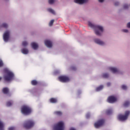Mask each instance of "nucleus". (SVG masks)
Instances as JSON below:
<instances>
[{"label": "nucleus", "mask_w": 130, "mask_h": 130, "mask_svg": "<svg viewBox=\"0 0 130 130\" xmlns=\"http://www.w3.org/2000/svg\"><path fill=\"white\" fill-rule=\"evenodd\" d=\"M88 26L90 27V28H92L95 29V33L98 36H100L101 35V33L103 32V27L102 26L95 25L90 22H88Z\"/></svg>", "instance_id": "obj_1"}, {"label": "nucleus", "mask_w": 130, "mask_h": 130, "mask_svg": "<svg viewBox=\"0 0 130 130\" xmlns=\"http://www.w3.org/2000/svg\"><path fill=\"white\" fill-rule=\"evenodd\" d=\"M5 72L6 75L4 77V80L6 81V82H10V81H12V80L14 79V73L9 71L8 69H5Z\"/></svg>", "instance_id": "obj_2"}, {"label": "nucleus", "mask_w": 130, "mask_h": 130, "mask_svg": "<svg viewBox=\"0 0 130 130\" xmlns=\"http://www.w3.org/2000/svg\"><path fill=\"white\" fill-rule=\"evenodd\" d=\"M34 124H35V123L33 120H28L25 121L23 126L24 128H26V129H29V128L33 127V126H34Z\"/></svg>", "instance_id": "obj_3"}, {"label": "nucleus", "mask_w": 130, "mask_h": 130, "mask_svg": "<svg viewBox=\"0 0 130 130\" xmlns=\"http://www.w3.org/2000/svg\"><path fill=\"white\" fill-rule=\"evenodd\" d=\"M130 111H126L125 112L124 115L119 114L118 116V118L119 120L121 121H124V120H126L127 118H128V116L129 115Z\"/></svg>", "instance_id": "obj_4"}, {"label": "nucleus", "mask_w": 130, "mask_h": 130, "mask_svg": "<svg viewBox=\"0 0 130 130\" xmlns=\"http://www.w3.org/2000/svg\"><path fill=\"white\" fill-rule=\"evenodd\" d=\"M32 112V110L27 106H24L21 108V113L24 115H29Z\"/></svg>", "instance_id": "obj_5"}, {"label": "nucleus", "mask_w": 130, "mask_h": 130, "mask_svg": "<svg viewBox=\"0 0 130 130\" xmlns=\"http://www.w3.org/2000/svg\"><path fill=\"white\" fill-rule=\"evenodd\" d=\"M63 122H59L54 127V130H64V127L63 126Z\"/></svg>", "instance_id": "obj_6"}, {"label": "nucleus", "mask_w": 130, "mask_h": 130, "mask_svg": "<svg viewBox=\"0 0 130 130\" xmlns=\"http://www.w3.org/2000/svg\"><path fill=\"white\" fill-rule=\"evenodd\" d=\"M105 122V120L104 119H100L94 123V127H95V128H99V127L102 126V125L104 124Z\"/></svg>", "instance_id": "obj_7"}, {"label": "nucleus", "mask_w": 130, "mask_h": 130, "mask_svg": "<svg viewBox=\"0 0 130 130\" xmlns=\"http://www.w3.org/2000/svg\"><path fill=\"white\" fill-rule=\"evenodd\" d=\"M58 80L60 82L66 83V82H69L70 81V78L66 76H61L58 77Z\"/></svg>", "instance_id": "obj_8"}, {"label": "nucleus", "mask_w": 130, "mask_h": 130, "mask_svg": "<svg viewBox=\"0 0 130 130\" xmlns=\"http://www.w3.org/2000/svg\"><path fill=\"white\" fill-rule=\"evenodd\" d=\"M10 38V31H6L3 36V39L5 42H8L9 41V38Z\"/></svg>", "instance_id": "obj_9"}, {"label": "nucleus", "mask_w": 130, "mask_h": 130, "mask_svg": "<svg viewBox=\"0 0 130 130\" xmlns=\"http://www.w3.org/2000/svg\"><path fill=\"white\" fill-rule=\"evenodd\" d=\"M116 100V98L113 96H110L108 98V102H109V103H114Z\"/></svg>", "instance_id": "obj_10"}, {"label": "nucleus", "mask_w": 130, "mask_h": 130, "mask_svg": "<svg viewBox=\"0 0 130 130\" xmlns=\"http://www.w3.org/2000/svg\"><path fill=\"white\" fill-rule=\"evenodd\" d=\"M45 44L47 47H49V48L52 47V42L49 40L45 41Z\"/></svg>", "instance_id": "obj_11"}, {"label": "nucleus", "mask_w": 130, "mask_h": 130, "mask_svg": "<svg viewBox=\"0 0 130 130\" xmlns=\"http://www.w3.org/2000/svg\"><path fill=\"white\" fill-rule=\"evenodd\" d=\"M74 3L79 5H83V4L87 3V0H74Z\"/></svg>", "instance_id": "obj_12"}, {"label": "nucleus", "mask_w": 130, "mask_h": 130, "mask_svg": "<svg viewBox=\"0 0 130 130\" xmlns=\"http://www.w3.org/2000/svg\"><path fill=\"white\" fill-rule=\"evenodd\" d=\"M94 41L97 44H99V45H104V42L98 39H94Z\"/></svg>", "instance_id": "obj_13"}, {"label": "nucleus", "mask_w": 130, "mask_h": 130, "mask_svg": "<svg viewBox=\"0 0 130 130\" xmlns=\"http://www.w3.org/2000/svg\"><path fill=\"white\" fill-rule=\"evenodd\" d=\"M109 70L111 71L114 74H115V73H118V69H117V68H115L114 67H110Z\"/></svg>", "instance_id": "obj_14"}, {"label": "nucleus", "mask_w": 130, "mask_h": 130, "mask_svg": "<svg viewBox=\"0 0 130 130\" xmlns=\"http://www.w3.org/2000/svg\"><path fill=\"white\" fill-rule=\"evenodd\" d=\"M2 92L4 94H9L10 90L8 87H4L2 90Z\"/></svg>", "instance_id": "obj_15"}, {"label": "nucleus", "mask_w": 130, "mask_h": 130, "mask_svg": "<svg viewBox=\"0 0 130 130\" xmlns=\"http://www.w3.org/2000/svg\"><path fill=\"white\" fill-rule=\"evenodd\" d=\"M31 47L35 50H36L37 48H38V44H36L35 42L31 43Z\"/></svg>", "instance_id": "obj_16"}, {"label": "nucleus", "mask_w": 130, "mask_h": 130, "mask_svg": "<svg viewBox=\"0 0 130 130\" xmlns=\"http://www.w3.org/2000/svg\"><path fill=\"white\" fill-rule=\"evenodd\" d=\"M21 52L23 54H28L29 53V50L27 48H23L21 49Z\"/></svg>", "instance_id": "obj_17"}, {"label": "nucleus", "mask_w": 130, "mask_h": 130, "mask_svg": "<svg viewBox=\"0 0 130 130\" xmlns=\"http://www.w3.org/2000/svg\"><path fill=\"white\" fill-rule=\"evenodd\" d=\"M0 130H5V124L0 120Z\"/></svg>", "instance_id": "obj_18"}, {"label": "nucleus", "mask_w": 130, "mask_h": 130, "mask_svg": "<svg viewBox=\"0 0 130 130\" xmlns=\"http://www.w3.org/2000/svg\"><path fill=\"white\" fill-rule=\"evenodd\" d=\"M8 27H9V25L6 23H4L1 25V28H5L6 29H7Z\"/></svg>", "instance_id": "obj_19"}, {"label": "nucleus", "mask_w": 130, "mask_h": 130, "mask_svg": "<svg viewBox=\"0 0 130 130\" xmlns=\"http://www.w3.org/2000/svg\"><path fill=\"white\" fill-rule=\"evenodd\" d=\"M50 102L51 103H56V102H57V100L55 98H51L50 99Z\"/></svg>", "instance_id": "obj_20"}, {"label": "nucleus", "mask_w": 130, "mask_h": 130, "mask_svg": "<svg viewBox=\"0 0 130 130\" xmlns=\"http://www.w3.org/2000/svg\"><path fill=\"white\" fill-rule=\"evenodd\" d=\"M31 84L32 85V86H36V85L38 84V82L36 80H34L31 81Z\"/></svg>", "instance_id": "obj_21"}, {"label": "nucleus", "mask_w": 130, "mask_h": 130, "mask_svg": "<svg viewBox=\"0 0 130 130\" xmlns=\"http://www.w3.org/2000/svg\"><path fill=\"white\" fill-rule=\"evenodd\" d=\"M54 114L60 116L61 115H62V112H61V111H55L54 112Z\"/></svg>", "instance_id": "obj_22"}, {"label": "nucleus", "mask_w": 130, "mask_h": 130, "mask_svg": "<svg viewBox=\"0 0 130 130\" xmlns=\"http://www.w3.org/2000/svg\"><path fill=\"white\" fill-rule=\"evenodd\" d=\"M48 12L50 13H51V14H53V15H55V12H54V10L51 8H49L48 9Z\"/></svg>", "instance_id": "obj_23"}, {"label": "nucleus", "mask_w": 130, "mask_h": 130, "mask_svg": "<svg viewBox=\"0 0 130 130\" xmlns=\"http://www.w3.org/2000/svg\"><path fill=\"white\" fill-rule=\"evenodd\" d=\"M103 89V85H101L96 88V91H101Z\"/></svg>", "instance_id": "obj_24"}, {"label": "nucleus", "mask_w": 130, "mask_h": 130, "mask_svg": "<svg viewBox=\"0 0 130 130\" xmlns=\"http://www.w3.org/2000/svg\"><path fill=\"white\" fill-rule=\"evenodd\" d=\"M128 105H129V101H126L125 102V103L123 104V106L125 107H127V106H128Z\"/></svg>", "instance_id": "obj_25"}, {"label": "nucleus", "mask_w": 130, "mask_h": 130, "mask_svg": "<svg viewBox=\"0 0 130 130\" xmlns=\"http://www.w3.org/2000/svg\"><path fill=\"white\" fill-rule=\"evenodd\" d=\"M106 113L107 114H108V115H109V114H111V113H112V110L111 109L107 110L106 111Z\"/></svg>", "instance_id": "obj_26"}, {"label": "nucleus", "mask_w": 130, "mask_h": 130, "mask_svg": "<svg viewBox=\"0 0 130 130\" xmlns=\"http://www.w3.org/2000/svg\"><path fill=\"white\" fill-rule=\"evenodd\" d=\"M109 77V74L107 73H104L103 74V78H108Z\"/></svg>", "instance_id": "obj_27"}, {"label": "nucleus", "mask_w": 130, "mask_h": 130, "mask_svg": "<svg viewBox=\"0 0 130 130\" xmlns=\"http://www.w3.org/2000/svg\"><path fill=\"white\" fill-rule=\"evenodd\" d=\"M53 23H54V20L52 19L49 22V26H52V25H53Z\"/></svg>", "instance_id": "obj_28"}, {"label": "nucleus", "mask_w": 130, "mask_h": 130, "mask_svg": "<svg viewBox=\"0 0 130 130\" xmlns=\"http://www.w3.org/2000/svg\"><path fill=\"white\" fill-rule=\"evenodd\" d=\"M28 45V43L26 41H24L22 42V46H27Z\"/></svg>", "instance_id": "obj_29"}, {"label": "nucleus", "mask_w": 130, "mask_h": 130, "mask_svg": "<svg viewBox=\"0 0 130 130\" xmlns=\"http://www.w3.org/2000/svg\"><path fill=\"white\" fill-rule=\"evenodd\" d=\"M12 102H11V101H9V102H8L7 103V104H6V105H7V106H12Z\"/></svg>", "instance_id": "obj_30"}, {"label": "nucleus", "mask_w": 130, "mask_h": 130, "mask_svg": "<svg viewBox=\"0 0 130 130\" xmlns=\"http://www.w3.org/2000/svg\"><path fill=\"white\" fill-rule=\"evenodd\" d=\"M71 69L72 70V71H77V68H76V67L75 66H72L71 67Z\"/></svg>", "instance_id": "obj_31"}, {"label": "nucleus", "mask_w": 130, "mask_h": 130, "mask_svg": "<svg viewBox=\"0 0 130 130\" xmlns=\"http://www.w3.org/2000/svg\"><path fill=\"white\" fill-rule=\"evenodd\" d=\"M121 88L123 90H126V89H127V87H126V86L124 85H122Z\"/></svg>", "instance_id": "obj_32"}, {"label": "nucleus", "mask_w": 130, "mask_h": 130, "mask_svg": "<svg viewBox=\"0 0 130 130\" xmlns=\"http://www.w3.org/2000/svg\"><path fill=\"white\" fill-rule=\"evenodd\" d=\"M54 3V0H49V4L52 5Z\"/></svg>", "instance_id": "obj_33"}, {"label": "nucleus", "mask_w": 130, "mask_h": 130, "mask_svg": "<svg viewBox=\"0 0 130 130\" xmlns=\"http://www.w3.org/2000/svg\"><path fill=\"white\" fill-rule=\"evenodd\" d=\"M4 66V63L2 60H0V68Z\"/></svg>", "instance_id": "obj_34"}, {"label": "nucleus", "mask_w": 130, "mask_h": 130, "mask_svg": "<svg viewBox=\"0 0 130 130\" xmlns=\"http://www.w3.org/2000/svg\"><path fill=\"white\" fill-rule=\"evenodd\" d=\"M124 9H128V5L127 4L124 5L123 6Z\"/></svg>", "instance_id": "obj_35"}, {"label": "nucleus", "mask_w": 130, "mask_h": 130, "mask_svg": "<svg viewBox=\"0 0 130 130\" xmlns=\"http://www.w3.org/2000/svg\"><path fill=\"white\" fill-rule=\"evenodd\" d=\"M123 32H124L125 33H127L128 32V30L127 29H123Z\"/></svg>", "instance_id": "obj_36"}, {"label": "nucleus", "mask_w": 130, "mask_h": 130, "mask_svg": "<svg viewBox=\"0 0 130 130\" xmlns=\"http://www.w3.org/2000/svg\"><path fill=\"white\" fill-rule=\"evenodd\" d=\"M15 129V127H10L8 128V130H14Z\"/></svg>", "instance_id": "obj_37"}, {"label": "nucleus", "mask_w": 130, "mask_h": 130, "mask_svg": "<svg viewBox=\"0 0 130 130\" xmlns=\"http://www.w3.org/2000/svg\"><path fill=\"white\" fill-rule=\"evenodd\" d=\"M86 118H89L90 117V114L89 113H87L86 115Z\"/></svg>", "instance_id": "obj_38"}, {"label": "nucleus", "mask_w": 130, "mask_h": 130, "mask_svg": "<svg viewBox=\"0 0 130 130\" xmlns=\"http://www.w3.org/2000/svg\"><path fill=\"white\" fill-rule=\"evenodd\" d=\"M127 28H130V22H128L127 24Z\"/></svg>", "instance_id": "obj_39"}, {"label": "nucleus", "mask_w": 130, "mask_h": 130, "mask_svg": "<svg viewBox=\"0 0 130 130\" xmlns=\"http://www.w3.org/2000/svg\"><path fill=\"white\" fill-rule=\"evenodd\" d=\"M118 5H119V3H118V2H115V6H118Z\"/></svg>", "instance_id": "obj_40"}, {"label": "nucleus", "mask_w": 130, "mask_h": 130, "mask_svg": "<svg viewBox=\"0 0 130 130\" xmlns=\"http://www.w3.org/2000/svg\"><path fill=\"white\" fill-rule=\"evenodd\" d=\"M107 85L108 87H109V86H110V85H111V84L110 82H108L107 83Z\"/></svg>", "instance_id": "obj_41"}, {"label": "nucleus", "mask_w": 130, "mask_h": 130, "mask_svg": "<svg viewBox=\"0 0 130 130\" xmlns=\"http://www.w3.org/2000/svg\"><path fill=\"white\" fill-rule=\"evenodd\" d=\"M99 2L100 3H103L104 2V0H99Z\"/></svg>", "instance_id": "obj_42"}, {"label": "nucleus", "mask_w": 130, "mask_h": 130, "mask_svg": "<svg viewBox=\"0 0 130 130\" xmlns=\"http://www.w3.org/2000/svg\"><path fill=\"white\" fill-rule=\"evenodd\" d=\"M70 130H76L74 128H71Z\"/></svg>", "instance_id": "obj_43"}, {"label": "nucleus", "mask_w": 130, "mask_h": 130, "mask_svg": "<svg viewBox=\"0 0 130 130\" xmlns=\"http://www.w3.org/2000/svg\"><path fill=\"white\" fill-rule=\"evenodd\" d=\"M2 80V77H0V81Z\"/></svg>", "instance_id": "obj_44"}]
</instances>
